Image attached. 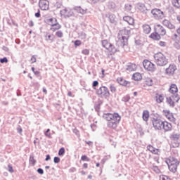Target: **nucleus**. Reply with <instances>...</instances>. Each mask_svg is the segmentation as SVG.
Here are the masks:
<instances>
[{
  "label": "nucleus",
  "instance_id": "obj_33",
  "mask_svg": "<svg viewBox=\"0 0 180 180\" xmlns=\"http://www.w3.org/2000/svg\"><path fill=\"white\" fill-rule=\"evenodd\" d=\"M108 8L110 9V11H115L116 8V4H115V2L110 1L108 3Z\"/></svg>",
  "mask_w": 180,
  "mask_h": 180
},
{
  "label": "nucleus",
  "instance_id": "obj_24",
  "mask_svg": "<svg viewBox=\"0 0 180 180\" xmlns=\"http://www.w3.org/2000/svg\"><path fill=\"white\" fill-rule=\"evenodd\" d=\"M143 30L145 34H149V33H151V27L147 24L143 25Z\"/></svg>",
  "mask_w": 180,
  "mask_h": 180
},
{
  "label": "nucleus",
  "instance_id": "obj_31",
  "mask_svg": "<svg viewBox=\"0 0 180 180\" xmlns=\"http://www.w3.org/2000/svg\"><path fill=\"white\" fill-rule=\"evenodd\" d=\"M101 43L103 47H104V49H106V50H108V49H109V47L112 46V44L109 43L108 40H103Z\"/></svg>",
  "mask_w": 180,
  "mask_h": 180
},
{
  "label": "nucleus",
  "instance_id": "obj_46",
  "mask_svg": "<svg viewBox=\"0 0 180 180\" xmlns=\"http://www.w3.org/2000/svg\"><path fill=\"white\" fill-rule=\"evenodd\" d=\"M81 160H82V161H87V162L91 161V159L89 158H88V156H86V155H82L81 157Z\"/></svg>",
  "mask_w": 180,
  "mask_h": 180
},
{
  "label": "nucleus",
  "instance_id": "obj_40",
  "mask_svg": "<svg viewBox=\"0 0 180 180\" xmlns=\"http://www.w3.org/2000/svg\"><path fill=\"white\" fill-rule=\"evenodd\" d=\"M64 154H65V148H64V147H62L58 150V155L60 157H63V155H64Z\"/></svg>",
  "mask_w": 180,
  "mask_h": 180
},
{
  "label": "nucleus",
  "instance_id": "obj_41",
  "mask_svg": "<svg viewBox=\"0 0 180 180\" xmlns=\"http://www.w3.org/2000/svg\"><path fill=\"white\" fill-rule=\"evenodd\" d=\"M45 37H46V40L47 41H49V40L51 41H53V40L54 39V37H53V35L49 34H46Z\"/></svg>",
  "mask_w": 180,
  "mask_h": 180
},
{
  "label": "nucleus",
  "instance_id": "obj_12",
  "mask_svg": "<svg viewBox=\"0 0 180 180\" xmlns=\"http://www.w3.org/2000/svg\"><path fill=\"white\" fill-rule=\"evenodd\" d=\"M162 25L167 27V29H169V30H175L176 29L175 25L172 24L169 20L165 19L162 21Z\"/></svg>",
  "mask_w": 180,
  "mask_h": 180
},
{
  "label": "nucleus",
  "instance_id": "obj_23",
  "mask_svg": "<svg viewBox=\"0 0 180 180\" xmlns=\"http://www.w3.org/2000/svg\"><path fill=\"white\" fill-rule=\"evenodd\" d=\"M123 20L127 22L129 25H134V19L130 16H124Z\"/></svg>",
  "mask_w": 180,
  "mask_h": 180
},
{
  "label": "nucleus",
  "instance_id": "obj_17",
  "mask_svg": "<svg viewBox=\"0 0 180 180\" xmlns=\"http://www.w3.org/2000/svg\"><path fill=\"white\" fill-rule=\"evenodd\" d=\"M117 81L120 85H122V86H130V83L129 82H127L123 77H118L117 79Z\"/></svg>",
  "mask_w": 180,
  "mask_h": 180
},
{
  "label": "nucleus",
  "instance_id": "obj_26",
  "mask_svg": "<svg viewBox=\"0 0 180 180\" xmlns=\"http://www.w3.org/2000/svg\"><path fill=\"white\" fill-rule=\"evenodd\" d=\"M147 150H148V151H150V153H152L153 154H158V149L154 148L153 146L151 145H148L147 146Z\"/></svg>",
  "mask_w": 180,
  "mask_h": 180
},
{
  "label": "nucleus",
  "instance_id": "obj_39",
  "mask_svg": "<svg viewBox=\"0 0 180 180\" xmlns=\"http://www.w3.org/2000/svg\"><path fill=\"white\" fill-rule=\"evenodd\" d=\"M30 164H32L33 167L36 165V160H34V157L33 155L30 156Z\"/></svg>",
  "mask_w": 180,
  "mask_h": 180
},
{
  "label": "nucleus",
  "instance_id": "obj_38",
  "mask_svg": "<svg viewBox=\"0 0 180 180\" xmlns=\"http://www.w3.org/2000/svg\"><path fill=\"white\" fill-rule=\"evenodd\" d=\"M179 134H172L170 137V139L173 141H178V140H179Z\"/></svg>",
  "mask_w": 180,
  "mask_h": 180
},
{
  "label": "nucleus",
  "instance_id": "obj_30",
  "mask_svg": "<svg viewBox=\"0 0 180 180\" xmlns=\"http://www.w3.org/2000/svg\"><path fill=\"white\" fill-rule=\"evenodd\" d=\"M168 165V168H169V171L171 172L175 173V172L176 171V169L178 168V165Z\"/></svg>",
  "mask_w": 180,
  "mask_h": 180
},
{
  "label": "nucleus",
  "instance_id": "obj_59",
  "mask_svg": "<svg viewBox=\"0 0 180 180\" xmlns=\"http://www.w3.org/2000/svg\"><path fill=\"white\" fill-rule=\"evenodd\" d=\"M8 172H11V174L14 172L13 167H12L11 165H8Z\"/></svg>",
  "mask_w": 180,
  "mask_h": 180
},
{
  "label": "nucleus",
  "instance_id": "obj_52",
  "mask_svg": "<svg viewBox=\"0 0 180 180\" xmlns=\"http://www.w3.org/2000/svg\"><path fill=\"white\" fill-rule=\"evenodd\" d=\"M131 8H133V6L131 4H126L125 5V9L128 12H130L131 11Z\"/></svg>",
  "mask_w": 180,
  "mask_h": 180
},
{
  "label": "nucleus",
  "instance_id": "obj_42",
  "mask_svg": "<svg viewBox=\"0 0 180 180\" xmlns=\"http://www.w3.org/2000/svg\"><path fill=\"white\" fill-rule=\"evenodd\" d=\"M146 84L148 86H152V85L153 84V79H148L146 81Z\"/></svg>",
  "mask_w": 180,
  "mask_h": 180
},
{
  "label": "nucleus",
  "instance_id": "obj_4",
  "mask_svg": "<svg viewBox=\"0 0 180 180\" xmlns=\"http://www.w3.org/2000/svg\"><path fill=\"white\" fill-rule=\"evenodd\" d=\"M169 92L172 94V98L175 101V102H179L180 96L178 95V87L176 86V84H172L169 89Z\"/></svg>",
  "mask_w": 180,
  "mask_h": 180
},
{
  "label": "nucleus",
  "instance_id": "obj_55",
  "mask_svg": "<svg viewBox=\"0 0 180 180\" xmlns=\"http://www.w3.org/2000/svg\"><path fill=\"white\" fill-rule=\"evenodd\" d=\"M0 63H1V64H4V63H8V58L4 57V58H1V59H0Z\"/></svg>",
  "mask_w": 180,
  "mask_h": 180
},
{
  "label": "nucleus",
  "instance_id": "obj_11",
  "mask_svg": "<svg viewBox=\"0 0 180 180\" xmlns=\"http://www.w3.org/2000/svg\"><path fill=\"white\" fill-rule=\"evenodd\" d=\"M153 126L155 130H161L162 129V124L164 122L161 120V118L160 120H158L156 121H153Z\"/></svg>",
  "mask_w": 180,
  "mask_h": 180
},
{
  "label": "nucleus",
  "instance_id": "obj_64",
  "mask_svg": "<svg viewBox=\"0 0 180 180\" xmlns=\"http://www.w3.org/2000/svg\"><path fill=\"white\" fill-rule=\"evenodd\" d=\"M159 44L160 46H161V47H165L166 43L162 41H160Z\"/></svg>",
  "mask_w": 180,
  "mask_h": 180
},
{
  "label": "nucleus",
  "instance_id": "obj_57",
  "mask_svg": "<svg viewBox=\"0 0 180 180\" xmlns=\"http://www.w3.org/2000/svg\"><path fill=\"white\" fill-rule=\"evenodd\" d=\"M37 172H38V174L40 175H43V174H44V170H43L41 168H38Z\"/></svg>",
  "mask_w": 180,
  "mask_h": 180
},
{
  "label": "nucleus",
  "instance_id": "obj_15",
  "mask_svg": "<svg viewBox=\"0 0 180 180\" xmlns=\"http://www.w3.org/2000/svg\"><path fill=\"white\" fill-rule=\"evenodd\" d=\"M121 119L120 120H117L116 119L112 120L111 122H109L107 124L108 127L110 129H116L117 127V124L120 122Z\"/></svg>",
  "mask_w": 180,
  "mask_h": 180
},
{
  "label": "nucleus",
  "instance_id": "obj_61",
  "mask_svg": "<svg viewBox=\"0 0 180 180\" xmlns=\"http://www.w3.org/2000/svg\"><path fill=\"white\" fill-rule=\"evenodd\" d=\"M55 6L59 9L60 8H61V6H63V4H61V3L57 2L55 5Z\"/></svg>",
  "mask_w": 180,
  "mask_h": 180
},
{
  "label": "nucleus",
  "instance_id": "obj_5",
  "mask_svg": "<svg viewBox=\"0 0 180 180\" xmlns=\"http://www.w3.org/2000/svg\"><path fill=\"white\" fill-rule=\"evenodd\" d=\"M150 13H152L154 19H155L156 20H161L162 19H164V18H165V13L160 8L152 9Z\"/></svg>",
  "mask_w": 180,
  "mask_h": 180
},
{
  "label": "nucleus",
  "instance_id": "obj_63",
  "mask_svg": "<svg viewBox=\"0 0 180 180\" xmlns=\"http://www.w3.org/2000/svg\"><path fill=\"white\" fill-rule=\"evenodd\" d=\"M31 61H32V64L34 63H36V56H32V58H31Z\"/></svg>",
  "mask_w": 180,
  "mask_h": 180
},
{
  "label": "nucleus",
  "instance_id": "obj_6",
  "mask_svg": "<svg viewBox=\"0 0 180 180\" xmlns=\"http://www.w3.org/2000/svg\"><path fill=\"white\" fill-rule=\"evenodd\" d=\"M103 119L107 120L108 122H110L112 120H114L115 119L116 120H120V119H122L120 115H119V113L115 112V113H104L103 115Z\"/></svg>",
  "mask_w": 180,
  "mask_h": 180
},
{
  "label": "nucleus",
  "instance_id": "obj_3",
  "mask_svg": "<svg viewBox=\"0 0 180 180\" xmlns=\"http://www.w3.org/2000/svg\"><path fill=\"white\" fill-rule=\"evenodd\" d=\"M96 94L99 98H105V99H108L110 96V92L109 91V89L105 86H102L98 89H96Z\"/></svg>",
  "mask_w": 180,
  "mask_h": 180
},
{
  "label": "nucleus",
  "instance_id": "obj_13",
  "mask_svg": "<svg viewBox=\"0 0 180 180\" xmlns=\"http://www.w3.org/2000/svg\"><path fill=\"white\" fill-rule=\"evenodd\" d=\"M49 1L47 0H40L39 2V6L41 11H47L49 9Z\"/></svg>",
  "mask_w": 180,
  "mask_h": 180
},
{
  "label": "nucleus",
  "instance_id": "obj_34",
  "mask_svg": "<svg viewBox=\"0 0 180 180\" xmlns=\"http://www.w3.org/2000/svg\"><path fill=\"white\" fill-rule=\"evenodd\" d=\"M172 4L174 8H180V0H172Z\"/></svg>",
  "mask_w": 180,
  "mask_h": 180
},
{
  "label": "nucleus",
  "instance_id": "obj_18",
  "mask_svg": "<svg viewBox=\"0 0 180 180\" xmlns=\"http://www.w3.org/2000/svg\"><path fill=\"white\" fill-rule=\"evenodd\" d=\"M176 70V66L175 65H170L167 68H166V74H169V75H172L175 72Z\"/></svg>",
  "mask_w": 180,
  "mask_h": 180
},
{
  "label": "nucleus",
  "instance_id": "obj_44",
  "mask_svg": "<svg viewBox=\"0 0 180 180\" xmlns=\"http://www.w3.org/2000/svg\"><path fill=\"white\" fill-rule=\"evenodd\" d=\"M110 92H112V94L116 93V91H117L116 86H115V85H113V84H111L110 86Z\"/></svg>",
  "mask_w": 180,
  "mask_h": 180
},
{
  "label": "nucleus",
  "instance_id": "obj_36",
  "mask_svg": "<svg viewBox=\"0 0 180 180\" xmlns=\"http://www.w3.org/2000/svg\"><path fill=\"white\" fill-rule=\"evenodd\" d=\"M164 101V96H162V94H158L156 96V102L158 103H161Z\"/></svg>",
  "mask_w": 180,
  "mask_h": 180
},
{
  "label": "nucleus",
  "instance_id": "obj_21",
  "mask_svg": "<svg viewBox=\"0 0 180 180\" xmlns=\"http://www.w3.org/2000/svg\"><path fill=\"white\" fill-rule=\"evenodd\" d=\"M50 26L52 27L51 30H53V32H56V30H60V29H61V25H59L58 22L50 23Z\"/></svg>",
  "mask_w": 180,
  "mask_h": 180
},
{
  "label": "nucleus",
  "instance_id": "obj_51",
  "mask_svg": "<svg viewBox=\"0 0 180 180\" xmlns=\"http://www.w3.org/2000/svg\"><path fill=\"white\" fill-rule=\"evenodd\" d=\"M45 136L46 137H49V139H51V134L50 133V129H48L45 133H44Z\"/></svg>",
  "mask_w": 180,
  "mask_h": 180
},
{
  "label": "nucleus",
  "instance_id": "obj_62",
  "mask_svg": "<svg viewBox=\"0 0 180 180\" xmlns=\"http://www.w3.org/2000/svg\"><path fill=\"white\" fill-rule=\"evenodd\" d=\"M35 18H40L41 15L40 14V10H38L37 13L34 14Z\"/></svg>",
  "mask_w": 180,
  "mask_h": 180
},
{
  "label": "nucleus",
  "instance_id": "obj_56",
  "mask_svg": "<svg viewBox=\"0 0 180 180\" xmlns=\"http://www.w3.org/2000/svg\"><path fill=\"white\" fill-rule=\"evenodd\" d=\"M82 54H84V56H89V49H84L82 51Z\"/></svg>",
  "mask_w": 180,
  "mask_h": 180
},
{
  "label": "nucleus",
  "instance_id": "obj_14",
  "mask_svg": "<svg viewBox=\"0 0 180 180\" xmlns=\"http://www.w3.org/2000/svg\"><path fill=\"white\" fill-rule=\"evenodd\" d=\"M167 165H179V161L174 157H170L167 160H166Z\"/></svg>",
  "mask_w": 180,
  "mask_h": 180
},
{
  "label": "nucleus",
  "instance_id": "obj_48",
  "mask_svg": "<svg viewBox=\"0 0 180 180\" xmlns=\"http://www.w3.org/2000/svg\"><path fill=\"white\" fill-rule=\"evenodd\" d=\"M56 36H57V37H59L60 39H61V37H63V31H61V30L57 31L56 32Z\"/></svg>",
  "mask_w": 180,
  "mask_h": 180
},
{
  "label": "nucleus",
  "instance_id": "obj_32",
  "mask_svg": "<svg viewBox=\"0 0 180 180\" xmlns=\"http://www.w3.org/2000/svg\"><path fill=\"white\" fill-rule=\"evenodd\" d=\"M108 51H110V53H112V54H115V53H117V49H116V47H115V45L111 44V46L110 47L108 48Z\"/></svg>",
  "mask_w": 180,
  "mask_h": 180
},
{
  "label": "nucleus",
  "instance_id": "obj_16",
  "mask_svg": "<svg viewBox=\"0 0 180 180\" xmlns=\"http://www.w3.org/2000/svg\"><path fill=\"white\" fill-rule=\"evenodd\" d=\"M162 129H163L165 131H171V130H172V125L168 122H163Z\"/></svg>",
  "mask_w": 180,
  "mask_h": 180
},
{
  "label": "nucleus",
  "instance_id": "obj_25",
  "mask_svg": "<svg viewBox=\"0 0 180 180\" xmlns=\"http://www.w3.org/2000/svg\"><path fill=\"white\" fill-rule=\"evenodd\" d=\"M150 117V112L148 110H144L142 114V118L144 122H148Z\"/></svg>",
  "mask_w": 180,
  "mask_h": 180
},
{
  "label": "nucleus",
  "instance_id": "obj_60",
  "mask_svg": "<svg viewBox=\"0 0 180 180\" xmlns=\"http://www.w3.org/2000/svg\"><path fill=\"white\" fill-rule=\"evenodd\" d=\"M94 109L96 110V112H99V110H101V107L99 104H97L95 105Z\"/></svg>",
  "mask_w": 180,
  "mask_h": 180
},
{
  "label": "nucleus",
  "instance_id": "obj_29",
  "mask_svg": "<svg viewBox=\"0 0 180 180\" xmlns=\"http://www.w3.org/2000/svg\"><path fill=\"white\" fill-rule=\"evenodd\" d=\"M62 13H63L65 16V18H70L74 15V13L72 11H68L67 9H64L63 11H60Z\"/></svg>",
  "mask_w": 180,
  "mask_h": 180
},
{
  "label": "nucleus",
  "instance_id": "obj_43",
  "mask_svg": "<svg viewBox=\"0 0 180 180\" xmlns=\"http://www.w3.org/2000/svg\"><path fill=\"white\" fill-rule=\"evenodd\" d=\"M73 43L75 44V47H79V46L82 44V42L81 41V40H78V39L73 41Z\"/></svg>",
  "mask_w": 180,
  "mask_h": 180
},
{
  "label": "nucleus",
  "instance_id": "obj_10",
  "mask_svg": "<svg viewBox=\"0 0 180 180\" xmlns=\"http://www.w3.org/2000/svg\"><path fill=\"white\" fill-rule=\"evenodd\" d=\"M137 8L140 12L143 13V15H147L150 9H148L147 7H146V4L143 3H138L137 4Z\"/></svg>",
  "mask_w": 180,
  "mask_h": 180
},
{
  "label": "nucleus",
  "instance_id": "obj_20",
  "mask_svg": "<svg viewBox=\"0 0 180 180\" xmlns=\"http://www.w3.org/2000/svg\"><path fill=\"white\" fill-rule=\"evenodd\" d=\"M126 70L129 72L136 71L137 70V65L134 63H129L127 65Z\"/></svg>",
  "mask_w": 180,
  "mask_h": 180
},
{
  "label": "nucleus",
  "instance_id": "obj_19",
  "mask_svg": "<svg viewBox=\"0 0 180 180\" xmlns=\"http://www.w3.org/2000/svg\"><path fill=\"white\" fill-rule=\"evenodd\" d=\"M150 39H152V40H155L156 41H158L161 40V34H158L157 32H154L149 36Z\"/></svg>",
  "mask_w": 180,
  "mask_h": 180
},
{
  "label": "nucleus",
  "instance_id": "obj_50",
  "mask_svg": "<svg viewBox=\"0 0 180 180\" xmlns=\"http://www.w3.org/2000/svg\"><path fill=\"white\" fill-rule=\"evenodd\" d=\"M160 180H172L168 176L162 175L160 176Z\"/></svg>",
  "mask_w": 180,
  "mask_h": 180
},
{
  "label": "nucleus",
  "instance_id": "obj_53",
  "mask_svg": "<svg viewBox=\"0 0 180 180\" xmlns=\"http://www.w3.org/2000/svg\"><path fill=\"white\" fill-rule=\"evenodd\" d=\"M60 161H61V159H60V158H58V157H57V156L54 157V158H53V162H54L55 164H59Z\"/></svg>",
  "mask_w": 180,
  "mask_h": 180
},
{
  "label": "nucleus",
  "instance_id": "obj_35",
  "mask_svg": "<svg viewBox=\"0 0 180 180\" xmlns=\"http://www.w3.org/2000/svg\"><path fill=\"white\" fill-rule=\"evenodd\" d=\"M151 117H152V122H155L156 120H160L161 118L160 117V115L157 113L155 114H151L150 115Z\"/></svg>",
  "mask_w": 180,
  "mask_h": 180
},
{
  "label": "nucleus",
  "instance_id": "obj_58",
  "mask_svg": "<svg viewBox=\"0 0 180 180\" xmlns=\"http://www.w3.org/2000/svg\"><path fill=\"white\" fill-rule=\"evenodd\" d=\"M174 47H176V49H177V50H180V44H179V41H177L176 42H175V44H174Z\"/></svg>",
  "mask_w": 180,
  "mask_h": 180
},
{
  "label": "nucleus",
  "instance_id": "obj_28",
  "mask_svg": "<svg viewBox=\"0 0 180 180\" xmlns=\"http://www.w3.org/2000/svg\"><path fill=\"white\" fill-rule=\"evenodd\" d=\"M132 78L134 81H141L143 77H141V74H140L139 72H136L132 75Z\"/></svg>",
  "mask_w": 180,
  "mask_h": 180
},
{
  "label": "nucleus",
  "instance_id": "obj_45",
  "mask_svg": "<svg viewBox=\"0 0 180 180\" xmlns=\"http://www.w3.org/2000/svg\"><path fill=\"white\" fill-rule=\"evenodd\" d=\"M98 85H99V82H98V80H95L93 82L92 86L94 90L96 91V89H96V86H98Z\"/></svg>",
  "mask_w": 180,
  "mask_h": 180
},
{
  "label": "nucleus",
  "instance_id": "obj_22",
  "mask_svg": "<svg viewBox=\"0 0 180 180\" xmlns=\"http://www.w3.org/2000/svg\"><path fill=\"white\" fill-rule=\"evenodd\" d=\"M106 16L108 17L110 23L116 25V15H115V14L108 13Z\"/></svg>",
  "mask_w": 180,
  "mask_h": 180
},
{
  "label": "nucleus",
  "instance_id": "obj_54",
  "mask_svg": "<svg viewBox=\"0 0 180 180\" xmlns=\"http://www.w3.org/2000/svg\"><path fill=\"white\" fill-rule=\"evenodd\" d=\"M152 169H153V171L156 172V174H160V169L158 168V167L153 166Z\"/></svg>",
  "mask_w": 180,
  "mask_h": 180
},
{
  "label": "nucleus",
  "instance_id": "obj_37",
  "mask_svg": "<svg viewBox=\"0 0 180 180\" xmlns=\"http://www.w3.org/2000/svg\"><path fill=\"white\" fill-rule=\"evenodd\" d=\"M167 103H168V105H169V106H172V108L175 106V102L172 101V98L171 97L167 98Z\"/></svg>",
  "mask_w": 180,
  "mask_h": 180
},
{
  "label": "nucleus",
  "instance_id": "obj_9",
  "mask_svg": "<svg viewBox=\"0 0 180 180\" xmlns=\"http://www.w3.org/2000/svg\"><path fill=\"white\" fill-rule=\"evenodd\" d=\"M163 113L165 117L170 120V122H172L173 123H175V122H176V119H175V117H174V113L171 112L169 110H164Z\"/></svg>",
  "mask_w": 180,
  "mask_h": 180
},
{
  "label": "nucleus",
  "instance_id": "obj_8",
  "mask_svg": "<svg viewBox=\"0 0 180 180\" xmlns=\"http://www.w3.org/2000/svg\"><path fill=\"white\" fill-rule=\"evenodd\" d=\"M154 30L156 33L160 34V36H165V34H167V30L160 24L155 25Z\"/></svg>",
  "mask_w": 180,
  "mask_h": 180
},
{
  "label": "nucleus",
  "instance_id": "obj_2",
  "mask_svg": "<svg viewBox=\"0 0 180 180\" xmlns=\"http://www.w3.org/2000/svg\"><path fill=\"white\" fill-rule=\"evenodd\" d=\"M130 28H124L120 30V33L118 34V39H121V42L122 44V46H127L129 37H130Z\"/></svg>",
  "mask_w": 180,
  "mask_h": 180
},
{
  "label": "nucleus",
  "instance_id": "obj_47",
  "mask_svg": "<svg viewBox=\"0 0 180 180\" xmlns=\"http://www.w3.org/2000/svg\"><path fill=\"white\" fill-rule=\"evenodd\" d=\"M122 102H129L130 101V96H125L122 98Z\"/></svg>",
  "mask_w": 180,
  "mask_h": 180
},
{
  "label": "nucleus",
  "instance_id": "obj_1",
  "mask_svg": "<svg viewBox=\"0 0 180 180\" xmlns=\"http://www.w3.org/2000/svg\"><path fill=\"white\" fill-rule=\"evenodd\" d=\"M155 63L158 67H165L168 64V58L161 52L154 54Z\"/></svg>",
  "mask_w": 180,
  "mask_h": 180
},
{
  "label": "nucleus",
  "instance_id": "obj_7",
  "mask_svg": "<svg viewBox=\"0 0 180 180\" xmlns=\"http://www.w3.org/2000/svg\"><path fill=\"white\" fill-rule=\"evenodd\" d=\"M143 68L147 71H150L151 72H154V71H155V65L147 59L143 60Z\"/></svg>",
  "mask_w": 180,
  "mask_h": 180
},
{
  "label": "nucleus",
  "instance_id": "obj_49",
  "mask_svg": "<svg viewBox=\"0 0 180 180\" xmlns=\"http://www.w3.org/2000/svg\"><path fill=\"white\" fill-rule=\"evenodd\" d=\"M48 23L49 25H50V23H58V22H57V19L56 18H49L48 20Z\"/></svg>",
  "mask_w": 180,
  "mask_h": 180
},
{
  "label": "nucleus",
  "instance_id": "obj_27",
  "mask_svg": "<svg viewBox=\"0 0 180 180\" xmlns=\"http://www.w3.org/2000/svg\"><path fill=\"white\" fill-rule=\"evenodd\" d=\"M74 10L76 11L77 13H81L82 15H85V13H86V11H85L84 8H81V6H75Z\"/></svg>",
  "mask_w": 180,
  "mask_h": 180
}]
</instances>
